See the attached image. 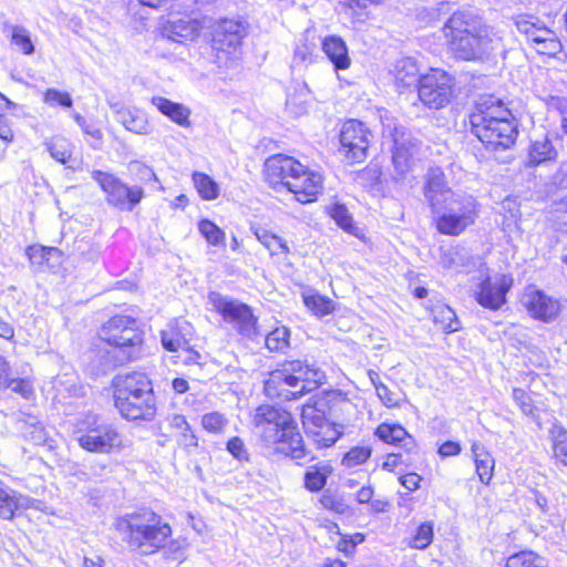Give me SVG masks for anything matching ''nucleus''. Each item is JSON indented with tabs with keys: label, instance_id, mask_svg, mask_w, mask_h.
<instances>
[{
	"label": "nucleus",
	"instance_id": "obj_1",
	"mask_svg": "<svg viewBox=\"0 0 567 567\" xmlns=\"http://www.w3.org/2000/svg\"><path fill=\"white\" fill-rule=\"evenodd\" d=\"M443 32L453 54L465 61L483 60L502 47L501 38L492 28L464 12L453 13Z\"/></svg>",
	"mask_w": 567,
	"mask_h": 567
},
{
	"label": "nucleus",
	"instance_id": "obj_2",
	"mask_svg": "<svg viewBox=\"0 0 567 567\" xmlns=\"http://www.w3.org/2000/svg\"><path fill=\"white\" fill-rule=\"evenodd\" d=\"M252 424L261 441L272 447L274 452L292 460L306 456L301 434L292 415L282 408L262 404L252 414Z\"/></svg>",
	"mask_w": 567,
	"mask_h": 567
},
{
	"label": "nucleus",
	"instance_id": "obj_3",
	"mask_svg": "<svg viewBox=\"0 0 567 567\" xmlns=\"http://www.w3.org/2000/svg\"><path fill=\"white\" fill-rule=\"evenodd\" d=\"M114 528L131 550L153 555L165 547L172 536L171 525L154 511L142 509L120 516Z\"/></svg>",
	"mask_w": 567,
	"mask_h": 567
},
{
	"label": "nucleus",
	"instance_id": "obj_4",
	"mask_svg": "<svg viewBox=\"0 0 567 567\" xmlns=\"http://www.w3.org/2000/svg\"><path fill=\"white\" fill-rule=\"evenodd\" d=\"M472 132L489 151L509 148L516 141L518 130L512 112L494 96L478 103L471 114Z\"/></svg>",
	"mask_w": 567,
	"mask_h": 567
},
{
	"label": "nucleus",
	"instance_id": "obj_5",
	"mask_svg": "<svg viewBox=\"0 0 567 567\" xmlns=\"http://www.w3.org/2000/svg\"><path fill=\"white\" fill-rule=\"evenodd\" d=\"M265 171L269 184L287 188L301 204L315 202L322 192V176L308 169L293 157L274 155L266 161Z\"/></svg>",
	"mask_w": 567,
	"mask_h": 567
},
{
	"label": "nucleus",
	"instance_id": "obj_6",
	"mask_svg": "<svg viewBox=\"0 0 567 567\" xmlns=\"http://www.w3.org/2000/svg\"><path fill=\"white\" fill-rule=\"evenodd\" d=\"M114 405L127 420L151 421L156 415V399L150 378L142 372L116 375L112 382Z\"/></svg>",
	"mask_w": 567,
	"mask_h": 567
},
{
	"label": "nucleus",
	"instance_id": "obj_7",
	"mask_svg": "<svg viewBox=\"0 0 567 567\" xmlns=\"http://www.w3.org/2000/svg\"><path fill=\"white\" fill-rule=\"evenodd\" d=\"M324 380V372L313 364L301 360L285 361L270 372L265 382V392L272 399L297 400L316 390Z\"/></svg>",
	"mask_w": 567,
	"mask_h": 567
},
{
	"label": "nucleus",
	"instance_id": "obj_8",
	"mask_svg": "<svg viewBox=\"0 0 567 567\" xmlns=\"http://www.w3.org/2000/svg\"><path fill=\"white\" fill-rule=\"evenodd\" d=\"M102 342L112 346L115 363L137 359L142 343V333L135 319L126 316H115L106 321L99 331Z\"/></svg>",
	"mask_w": 567,
	"mask_h": 567
},
{
	"label": "nucleus",
	"instance_id": "obj_9",
	"mask_svg": "<svg viewBox=\"0 0 567 567\" xmlns=\"http://www.w3.org/2000/svg\"><path fill=\"white\" fill-rule=\"evenodd\" d=\"M79 445L91 453L109 454L122 447V435L112 424L100 423L95 414L80 420L74 430Z\"/></svg>",
	"mask_w": 567,
	"mask_h": 567
},
{
	"label": "nucleus",
	"instance_id": "obj_10",
	"mask_svg": "<svg viewBox=\"0 0 567 567\" xmlns=\"http://www.w3.org/2000/svg\"><path fill=\"white\" fill-rule=\"evenodd\" d=\"M208 301L224 319L244 337L254 339L259 334L257 318L246 303L230 299L219 292L213 291L208 295Z\"/></svg>",
	"mask_w": 567,
	"mask_h": 567
},
{
	"label": "nucleus",
	"instance_id": "obj_11",
	"mask_svg": "<svg viewBox=\"0 0 567 567\" xmlns=\"http://www.w3.org/2000/svg\"><path fill=\"white\" fill-rule=\"evenodd\" d=\"M92 178L106 194V202L121 210H132L143 198L142 187H128L113 174L93 171Z\"/></svg>",
	"mask_w": 567,
	"mask_h": 567
},
{
	"label": "nucleus",
	"instance_id": "obj_12",
	"mask_svg": "<svg viewBox=\"0 0 567 567\" xmlns=\"http://www.w3.org/2000/svg\"><path fill=\"white\" fill-rule=\"evenodd\" d=\"M453 94V79L443 70L432 69L419 83V97L430 109H442L450 103Z\"/></svg>",
	"mask_w": 567,
	"mask_h": 567
},
{
	"label": "nucleus",
	"instance_id": "obj_13",
	"mask_svg": "<svg viewBox=\"0 0 567 567\" xmlns=\"http://www.w3.org/2000/svg\"><path fill=\"white\" fill-rule=\"evenodd\" d=\"M301 420L307 436L317 449L332 446L342 434V425L329 422L324 413L312 405L303 406Z\"/></svg>",
	"mask_w": 567,
	"mask_h": 567
},
{
	"label": "nucleus",
	"instance_id": "obj_14",
	"mask_svg": "<svg viewBox=\"0 0 567 567\" xmlns=\"http://www.w3.org/2000/svg\"><path fill=\"white\" fill-rule=\"evenodd\" d=\"M246 32V24L241 20L223 19L217 21L213 25L212 32V45L217 52V59H223L220 54L236 58Z\"/></svg>",
	"mask_w": 567,
	"mask_h": 567
},
{
	"label": "nucleus",
	"instance_id": "obj_15",
	"mask_svg": "<svg viewBox=\"0 0 567 567\" xmlns=\"http://www.w3.org/2000/svg\"><path fill=\"white\" fill-rule=\"evenodd\" d=\"M371 133L359 121L346 122L340 132L341 151L348 163H362L368 155Z\"/></svg>",
	"mask_w": 567,
	"mask_h": 567
},
{
	"label": "nucleus",
	"instance_id": "obj_16",
	"mask_svg": "<svg viewBox=\"0 0 567 567\" xmlns=\"http://www.w3.org/2000/svg\"><path fill=\"white\" fill-rule=\"evenodd\" d=\"M522 303L530 317L543 322L554 321L561 310L560 301L557 298L533 286L525 289Z\"/></svg>",
	"mask_w": 567,
	"mask_h": 567
},
{
	"label": "nucleus",
	"instance_id": "obj_17",
	"mask_svg": "<svg viewBox=\"0 0 567 567\" xmlns=\"http://www.w3.org/2000/svg\"><path fill=\"white\" fill-rule=\"evenodd\" d=\"M476 291L477 302L488 309L496 310L505 303V296L512 285V279L505 275H496L493 278L484 272Z\"/></svg>",
	"mask_w": 567,
	"mask_h": 567
},
{
	"label": "nucleus",
	"instance_id": "obj_18",
	"mask_svg": "<svg viewBox=\"0 0 567 567\" xmlns=\"http://www.w3.org/2000/svg\"><path fill=\"white\" fill-rule=\"evenodd\" d=\"M391 135L393 138L392 163L396 173L402 176L411 167L417 144L403 126H395Z\"/></svg>",
	"mask_w": 567,
	"mask_h": 567
},
{
	"label": "nucleus",
	"instance_id": "obj_19",
	"mask_svg": "<svg viewBox=\"0 0 567 567\" xmlns=\"http://www.w3.org/2000/svg\"><path fill=\"white\" fill-rule=\"evenodd\" d=\"M454 195L455 193L447 187L443 171L439 167L430 168L426 174L424 196L431 205L432 210L437 213L443 204Z\"/></svg>",
	"mask_w": 567,
	"mask_h": 567
},
{
	"label": "nucleus",
	"instance_id": "obj_20",
	"mask_svg": "<svg viewBox=\"0 0 567 567\" xmlns=\"http://www.w3.org/2000/svg\"><path fill=\"white\" fill-rule=\"evenodd\" d=\"M193 333L194 328L188 321L184 319H176L162 330L161 341L164 349L171 352H176L188 344Z\"/></svg>",
	"mask_w": 567,
	"mask_h": 567
},
{
	"label": "nucleus",
	"instance_id": "obj_21",
	"mask_svg": "<svg viewBox=\"0 0 567 567\" xmlns=\"http://www.w3.org/2000/svg\"><path fill=\"white\" fill-rule=\"evenodd\" d=\"M208 20L204 19L198 21L190 18H178L164 27V35L174 42H184L187 40H194L199 35L200 30L205 27Z\"/></svg>",
	"mask_w": 567,
	"mask_h": 567
},
{
	"label": "nucleus",
	"instance_id": "obj_22",
	"mask_svg": "<svg viewBox=\"0 0 567 567\" xmlns=\"http://www.w3.org/2000/svg\"><path fill=\"white\" fill-rule=\"evenodd\" d=\"M321 50L333 64L336 71L347 70L351 65V58L346 41L336 34L321 39Z\"/></svg>",
	"mask_w": 567,
	"mask_h": 567
},
{
	"label": "nucleus",
	"instance_id": "obj_23",
	"mask_svg": "<svg viewBox=\"0 0 567 567\" xmlns=\"http://www.w3.org/2000/svg\"><path fill=\"white\" fill-rule=\"evenodd\" d=\"M152 105H154L163 115L167 116L171 121L176 123L182 127L190 126V114L192 111L189 107L182 103L173 102L163 96H154L151 100Z\"/></svg>",
	"mask_w": 567,
	"mask_h": 567
},
{
	"label": "nucleus",
	"instance_id": "obj_24",
	"mask_svg": "<svg viewBox=\"0 0 567 567\" xmlns=\"http://www.w3.org/2000/svg\"><path fill=\"white\" fill-rule=\"evenodd\" d=\"M393 75L396 85L400 87H410L420 83L419 66L412 58H402L398 60L393 66Z\"/></svg>",
	"mask_w": 567,
	"mask_h": 567
},
{
	"label": "nucleus",
	"instance_id": "obj_25",
	"mask_svg": "<svg viewBox=\"0 0 567 567\" xmlns=\"http://www.w3.org/2000/svg\"><path fill=\"white\" fill-rule=\"evenodd\" d=\"M471 450L480 481L487 485L494 475L495 460L486 447L478 442H473Z\"/></svg>",
	"mask_w": 567,
	"mask_h": 567
},
{
	"label": "nucleus",
	"instance_id": "obj_26",
	"mask_svg": "<svg viewBox=\"0 0 567 567\" xmlns=\"http://www.w3.org/2000/svg\"><path fill=\"white\" fill-rule=\"evenodd\" d=\"M558 152L554 147L548 136H543L537 140H533L528 151L529 166H538L546 162H553L557 158Z\"/></svg>",
	"mask_w": 567,
	"mask_h": 567
},
{
	"label": "nucleus",
	"instance_id": "obj_27",
	"mask_svg": "<svg viewBox=\"0 0 567 567\" xmlns=\"http://www.w3.org/2000/svg\"><path fill=\"white\" fill-rule=\"evenodd\" d=\"M257 240L269 251L270 256L289 255L290 248L286 239L264 227H254Z\"/></svg>",
	"mask_w": 567,
	"mask_h": 567
},
{
	"label": "nucleus",
	"instance_id": "obj_28",
	"mask_svg": "<svg viewBox=\"0 0 567 567\" xmlns=\"http://www.w3.org/2000/svg\"><path fill=\"white\" fill-rule=\"evenodd\" d=\"M442 208L445 212L437 218V230L450 236L462 234L467 228L466 221L470 217L465 215L462 219V217L455 214V209H450L446 205H443Z\"/></svg>",
	"mask_w": 567,
	"mask_h": 567
},
{
	"label": "nucleus",
	"instance_id": "obj_29",
	"mask_svg": "<svg viewBox=\"0 0 567 567\" xmlns=\"http://www.w3.org/2000/svg\"><path fill=\"white\" fill-rule=\"evenodd\" d=\"M118 117L121 123L126 130L136 134H148L151 125L147 120V115L138 109H123L118 111Z\"/></svg>",
	"mask_w": 567,
	"mask_h": 567
},
{
	"label": "nucleus",
	"instance_id": "obj_30",
	"mask_svg": "<svg viewBox=\"0 0 567 567\" xmlns=\"http://www.w3.org/2000/svg\"><path fill=\"white\" fill-rule=\"evenodd\" d=\"M444 205L450 209H455V214L463 218L468 216L466 226H471L475 223L477 217V202L472 195L455 194Z\"/></svg>",
	"mask_w": 567,
	"mask_h": 567
},
{
	"label": "nucleus",
	"instance_id": "obj_31",
	"mask_svg": "<svg viewBox=\"0 0 567 567\" xmlns=\"http://www.w3.org/2000/svg\"><path fill=\"white\" fill-rule=\"evenodd\" d=\"M331 473L332 466L328 462H319L308 466L305 473V487L310 492L321 491Z\"/></svg>",
	"mask_w": 567,
	"mask_h": 567
},
{
	"label": "nucleus",
	"instance_id": "obj_32",
	"mask_svg": "<svg viewBox=\"0 0 567 567\" xmlns=\"http://www.w3.org/2000/svg\"><path fill=\"white\" fill-rule=\"evenodd\" d=\"M527 40L536 44L535 49L542 54H553L559 48V42L555 39L553 31L539 24Z\"/></svg>",
	"mask_w": 567,
	"mask_h": 567
},
{
	"label": "nucleus",
	"instance_id": "obj_33",
	"mask_svg": "<svg viewBox=\"0 0 567 567\" xmlns=\"http://www.w3.org/2000/svg\"><path fill=\"white\" fill-rule=\"evenodd\" d=\"M375 434L380 440L390 444H400L408 446L412 444V437L408 434L406 430L401 425H391L383 423L378 426Z\"/></svg>",
	"mask_w": 567,
	"mask_h": 567
},
{
	"label": "nucleus",
	"instance_id": "obj_34",
	"mask_svg": "<svg viewBox=\"0 0 567 567\" xmlns=\"http://www.w3.org/2000/svg\"><path fill=\"white\" fill-rule=\"evenodd\" d=\"M169 426L177 431L179 437L178 443L185 449L197 446V436L190 429V425L186 421V417L182 414H174L169 419Z\"/></svg>",
	"mask_w": 567,
	"mask_h": 567
},
{
	"label": "nucleus",
	"instance_id": "obj_35",
	"mask_svg": "<svg viewBox=\"0 0 567 567\" xmlns=\"http://www.w3.org/2000/svg\"><path fill=\"white\" fill-rule=\"evenodd\" d=\"M194 185L199 196L205 200L216 199L219 195L218 184L207 174L195 172L193 174Z\"/></svg>",
	"mask_w": 567,
	"mask_h": 567
},
{
	"label": "nucleus",
	"instance_id": "obj_36",
	"mask_svg": "<svg viewBox=\"0 0 567 567\" xmlns=\"http://www.w3.org/2000/svg\"><path fill=\"white\" fill-rule=\"evenodd\" d=\"M20 501L14 491L0 487V517L11 520L16 511L22 506Z\"/></svg>",
	"mask_w": 567,
	"mask_h": 567
},
{
	"label": "nucleus",
	"instance_id": "obj_37",
	"mask_svg": "<svg viewBox=\"0 0 567 567\" xmlns=\"http://www.w3.org/2000/svg\"><path fill=\"white\" fill-rule=\"evenodd\" d=\"M198 230L206 241L216 247L226 245V234L215 223L203 219L198 223Z\"/></svg>",
	"mask_w": 567,
	"mask_h": 567
},
{
	"label": "nucleus",
	"instance_id": "obj_38",
	"mask_svg": "<svg viewBox=\"0 0 567 567\" xmlns=\"http://www.w3.org/2000/svg\"><path fill=\"white\" fill-rule=\"evenodd\" d=\"M47 148L55 161L66 164L72 155V144L63 137H53L47 142Z\"/></svg>",
	"mask_w": 567,
	"mask_h": 567
},
{
	"label": "nucleus",
	"instance_id": "obj_39",
	"mask_svg": "<svg viewBox=\"0 0 567 567\" xmlns=\"http://www.w3.org/2000/svg\"><path fill=\"white\" fill-rule=\"evenodd\" d=\"M332 219L347 233L359 236V227L353 223L352 216L343 205H334L330 209Z\"/></svg>",
	"mask_w": 567,
	"mask_h": 567
},
{
	"label": "nucleus",
	"instance_id": "obj_40",
	"mask_svg": "<svg viewBox=\"0 0 567 567\" xmlns=\"http://www.w3.org/2000/svg\"><path fill=\"white\" fill-rule=\"evenodd\" d=\"M433 523H422L409 540V546L416 549H425L433 540Z\"/></svg>",
	"mask_w": 567,
	"mask_h": 567
},
{
	"label": "nucleus",
	"instance_id": "obj_41",
	"mask_svg": "<svg viewBox=\"0 0 567 567\" xmlns=\"http://www.w3.org/2000/svg\"><path fill=\"white\" fill-rule=\"evenodd\" d=\"M290 331L287 327H278L266 337V347L270 351H285L289 347Z\"/></svg>",
	"mask_w": 567,
	"mask_h": 567
},
{
	"label": "nucleus",
	"instance_id": "obj_42",
	"mask_svg": "<svg viewBox=\"0 0 567 567\" xmlns=\"http://www.w3.org/2000/svg\"><path fill=\"white\" fill-rule=\"evenodd\" d=\"M551 436L555 458L567 466V432L556 425L551 430Z\"/></svg>",
	"mask_w": 567,
	"mask_h": 567
},
{
	"label": "nucleus",
	"instance_id": "obj_43",
	"mask_svg": "<svg viewBox=\"0 0 567 567\" xmlns=\"http://www.w3.org/2000/svg\"><path fill=\"white\" fill-rule=\"evenodd\" d=\"M11 43L16 45L23 54L30 55L34 52V45L31 38L21 25H11Z\"/></svg>",
	"mask_w": 567,
	"mask_h": 567
},
{
	"label": "nucleus",
	"instance_id": "obj_44",
	"mask_svg": "<svg viewBox=\"0 0 567 567\" xmlns=\"http://www.w3.org/2000/svg\"><path fill=\"white\" fill-rule=\"evenodd\" d=\"M543 558L533 551H520L508 557L505 567H543Z\"/></svg>",
	"mask_w": 567,
	"mask_h": 567
},
{
	"label": "nucleus",
	"instance_id": "obj_45",
	"mask_svg": "<svg viewBox=\"0 0 567 567\" xmlns=\"http://www.w3.org/2000/svg\"><path fill=\"white\" fill-rule=\"evenodd\" d=\"M305 305L317 316L323 317L333 311V302L320 295H308L303 297Z\"/></svg>",
	"mask_w": 567,
	"mask_h": 567
},
{
	"label": "nucleus",
	"instance_id": "obj_46",
	"mask_svg": "<svg viewBox=\"0 0 567 567\" xmlns=\"http://www.w3.org/2000/svg\"><path fill=\"white\" fill-rule=\"evenodd\" d=\"M227 424L228 420L219 412L206 413L202 417V425L209 433H221Z\"/></svg>",
	"mask_w": 567,
	"mask_h": 567
},
{
	"label": "nucleus",
	"instance_id": "obj_47",
	"mask_svg": "<svg viewBox=\"0 0 567 567\" xmlns=\"http://www.w3.org/2000/svg\"><path fill=\"white\" fill-rule=\"evenodd\" d=\"M554 227L559 236L567 239V196L556 204Z\"/></svg>",
	"mask_w": 567,
	"mask_h": 567
},
{
	"label": "nucleus",
	"instance_id": "obj_48",
	"mask_svg": "<svg viewBox=\"0 0 567 567\" xmlns=\"http://www.w3.org/2000/svg\"><path fill=\"white\" fill-rule=\"evenodd\" d=\"M371 455L368 446H355L351 449L342 458V464L347 467H354L363 464Z\"/></svg>",
	"mask_w": 567,
	"mask_h": 567
},
{
	"label": "nucleus",
	"instance_id": "obj_49",
	"mask_svg": "<svg viewBox=\"0 0 567 567\" xmlns=\"http://www.w3.org/2000/svg\"><path fill=\"white\" fill-rule=\"evenodd\" d=\"M27 255L31 262L33 264H43L44 261H49L50 258L60 255V250L53 247H43V246H30L27 249Z\"/></svg>",
	"mask_w": 567,
	"mask_h": 567
},
{
	"label": "nucleus",
	"instance_id": "obj_50",
	"mask_svg": "<svg viewBox=\"0 0 567 567\" xmlns=\"http://www.w3.org/2000/svg\"><path fill=\"white\" fill-rule=\"evenodd\" d=\"M313 47L308 44L306 41L297 44L292 64L295 66H305L312 62Z\"/></svg>",
	"mask_w": 567,
	"mask_h": 567
},
{
	"label": "nucleus",
	"instance_id": "obj_51",
	"mask_svg": "<svg viewBox=\"0 0 567 567\" xmlns=\"http://www.w3.org/2000/svg\"><path fill=\"white\" fill-rule=\"evenodd\" d=\"M465 255L466 252L463 248L451 247L442 251L441 264L447 269L460 266Z\"/></svg>",
	"mask_w": 567,
	"mask_h": 567
},
{
	"label": "nucleus",
	"instance_id": "obj_52",
	"mask_svg": "<svg viewBox=\"0 0 567 567\" xmlns=\"http://www.w3.org/2000/svg\"><path fill=\"white\" fill-rule=\"evenodd\" d=\"M227 451L239 462L249 461L248 449L239 436H234L227 442Z\"/></svg>",
	"mask_w": 567,
	"mask_h": 567
},
{
	"label": "nucleus",
	"instance_id": "obj_53",
	"mask_svg": "<svg viewBox=\"0 0 567 567\" xmlns=\"http://www.w3.org/2000/svg\"><path fill=\"white\" fill-rule=\"evenodd\" d=\"M188 547L185 538L173 539L169 543L166 542L165 554L174 560H183L185 558L186 549Z\"/></svg>",
	"mask_w": 567,
	"mask_h": 567
},
{
	"label": "nucleus",
	"instance_id": "obj_54",
	"mask_svg": "<svg viewBox=\"0 0 567 567\" xmlns=\"http://www.w3.org/2000/svg\"><path fill=\"white\" fill-rule=\"evenodd\" d=\"M43 100L50 105L59 104L64 107L72 106V99L70 94L66 92H60L55 89H48L44 93Z\"/></svg>",
	"mask_w": 567,
	"mask_h": 567
},
{
	"label": "nucleus",
	"instance_id": "obj_55",
	"mask_svg": "<svg viewBox=\"0 0 567 567\" xmlns=\"http://www.w3.org/2000/svg\"><path fill=\"white\" fill-rule=\"evenodd\" d=\"M128 171L131 174L137 176L141 181L156 179V175L152 168L138 161L131 162L128 164Z\"/></svg>",
	"mask_w": 567,
	"mask_h": 567
},
{
	"label": "nucleus",
	"instance_id": "obj_56",
	"mask_svg": "<svg viewBox=\"0 0 567 567\" xmlns=\"http://www.w3.org/2000/svg\"><path fill=\"white\" fill-rule=\"evenodd\" d=\"M542 24L539 20H537L534 17H519L516 20V27L518 31L526 35L528 39L530 35H534V31L537 29V27Z\"/></svg>",
	"mask_w": 567,
	"mask_h": 567
},
{
	"label": "nucleus",
	"instance_id": "obj_57",
	"mask_svg": "<svg viewBox=\"0 0 567 567\" xmlns=\"http://www.w3.org/2000/svg\"><path fill=\"white\" fill-rule=\"evenodd\" d=\"M6 388L11 389L13 392L19 393L27 399L33 393L30 381L25 379H16L12 377Z\"/></svg>",
	"mask_w": 567,
	"mask_h": 567
},
{
	"label": "nucleus",
	"instance_id": "obj_58",
	"mask_svg": "<svg viewBox=\"0 0 567 567\" xmlns=\"http://www.w3.org/2000/svg\"><path fill=\"white\" fill-rule=\"evenodd\" d=\"M443 329L447 332H454L460 329V322L455 317V312L450 308H443L441 310Z\"/></svg>",
	"mask_w": 567,
	"mask_h": 567
},
{
	"label": "nucleus",
	"instance_id": "obj_59",
	"mask_svg": "<svg viewBox=\"0 0 567 567\" xmlns=\"http://www.w3.org/2000/svg\"><path fill=\"white\" fill-rule=\"evenodd\" d=\"M513 399L525 414H532L533 405L529 395L522 389L513 390Z\"/></svg>",
	"mask_w": 567,
	"mask_h": 567
},
{
	"label": "nucleus",
	"instance_id": "obj_60",
	"mask_svg": "<svg viewBox=\"0 0 567 567\" xmlns=\"http://www.w3.org/2000/svg\"><path fill=\"white\" fill-rule=\"evenodd\" d=\"M375 392L385 406H399L398 398L385 384H379L378 390Z\"/></svg>",
	"mask_w": 567,
	"mask_h": 567
},
{
	"label": "nucleus",
	"instance_id": "obj_61",
	"mask_svg": "<svg viewBox=\"0 0 567 567\" xmlns=\"http://www.w3.org/2000/svg\"><path fill=\"white\" fill-rule=\"evenodd\" d=\"M186 354L183 359L184 364L192 365V364H198L203 365L205 363V358L202 353L198 351H195L190 348H184Z\"/></svg>",
	"mask_w": 567,
	"mask_h": 567
},
{
	"label": "nucleus",
	"instance_id": "obj_62",
	"mask_svg": "<svg viewBox=\"0 0 567 567\" xmlns=\"http://www.w3.org/2000/svg\"><path fill=\"white\" fill-rule=\"evenodd\" d=\"M421 477L415 473H409L400 477V483L410 492L416 491L420 486Z\"/></svg>",
	"mask_w": 567,
	"mask_h": 567
},
{
	"label": "nucleus",
	"instance_id": "obj_63",
	"mask_svg": "<svg viewBox=\"0 0 567 567\" xmlns=\"http://www.w3.org/2000/svg\"><path fill=\"white\" fill-rule=\"evenodd\" d=\"M460 452H461V446L457 442H454V441H446L439 449L440 455H442L444 457L457 455V454H460Z\"/></svg>",
	"mask_w": 567,
	"mask_h": 567
},
{
	"label": "nucleus",
	"instance_id": "obj_64",
	"mask_svg": "<svg viewBox=\"0 0 567 567\" xmlns=\"http://www.w3.org/2000/svg\"><path fill=\"white\" fill-rule=\"evenodd\" d=\"M12 378L9 363L3 357H0V388H6Z\"/></svg>",
	"mask_w": 567,
	"mask_h": 567
}]
</instances>
